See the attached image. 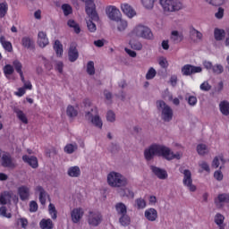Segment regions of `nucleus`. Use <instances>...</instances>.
Returning <instances> with one entry per match:
<instances>
[{
  "label": "nucleus",
  "mask_w": 229,
  "mask_h": 229,
  "mask_svg": "<svg viewBox=\"0 0 229 229\" xmlns=\"http://www.w3.org/2000/svg\"><path fill=\"white\" fill-rule=\"evenodd\" d=\"M67 174L71 176V178H79V176L81 175V170L80 166H72L68 169Z\"/></svg>",
  "instance_id": "cd10ccee"
},
{
  "label": "nucleus",
  "mask_w": 229,
  "mask_h": 229,
  "mask_svg": "<svg viewBox=\"0 0 229 229\" xmlns=\"http://www.w3.org/2000/svg\"><path fill=\"white\" fill-rule=\"evenodd\" d=\"M103 223V215L98 211H89L88 224L89 226H99Z\"/></svg>",
  "instance_id": "6e6552de"
},
{
  "label": "nucleus",
  "mask_w": 229,
  "mask_h": 229,
  "mask_svg": "<svg viewBox=\"0 0 229 229\" xmlns=\"http://www.w3.org/2000/svg\"><path fill=\"white\" fill-rule=\"evenodd\" d=\"M212 86L208 84V81H204L202 84H200V90H203V92H208V90H211Z\"/></svg>",
  "instance_id": "680f3d73"
},
{
  "label": "nucleus",
  "mask_w": 229,
  "mask_h": 229,
  "mask_svg": "<svg viewBox=\"0 0 229 229\" xmlns=\"http://www.w3.org/2000/svg\"><path fill=\"white\" fill-rule=\"evenodd\" d=\"M22 160L26 164H29L32 169H37V167H38V159L35 156L30 157L28 155H24L22 156Z\"/></svg>",
  "instance_id": "2eb2a0df"
},
{
  "label": "nucleus",
  "mask_w": 229,
  "mask_h": 229,
  "mask_svg": "<svg viewBox=\"0 0 229 229\" xmlns=\"http://www.w3.org/2000/svg\"><path fill=\"white\" fill-rule=\"evenodd\" d=\"M96 114H98V109L91 108L90 111L85 113V118L87 121H92V118L95 117L94 114L96 115Z\"/></svg>",
  "instance_id": "49530a36"
},
{
  "label": "nucleus",
  "mask_w": 229,
  "mask_h": 229,
  "mask_svg": "<svg viewBox=\"0 0 229 229\" xmlns=\"http://www.w3.org/2000/svg\"><path fill=\"white\" fill-rule=\"evenodd\" d=\"M219 203H229V193H221L217 196Z\"/></svg>",
  "instance_id": "c03bdc74"
},
{
  "label": "nucleus",
  "mask_w": 229,
  "mask_h": 229,
  "mask_svg": "<svg viewBox=\"0 0 229 229\" xmlns=\"http://www.w3.org/2000/svg\"><path fill=\"white\" fill-rule=\"evenodd\" d=\"M54 51H55V55L58 58L64 56V45H62V42L58 39L55 41Z\"/></svg>",
  "instance_id": "a878e982"
},
{
  "label": "nucleus",
  "mask_w": 229,
  "mask_h": 229,
  "mask_svg": "<svg viewBox=\"0 0 229 229\" xmlns=\"http://www.w3.org/2000/svg\"><path fill=\"white\" fill-rule=\"evenodd\" d=\"M182 76H192V74H198L203 72L201 66H195L192 64H184L181 69Z\"/></svg>",
  "instance_id": "9d476101"
},
{
  "label": "nucleus",
  "mask_w": 229,
  "mask_h": 229,
  "mask_svg": "<svg viewBox=\"0 0 229 229\" xmlns=\"http://www.w3.org/2000/svg\"><path fill=\"white\" fill-rule=\"evenodd\" d=\"M135 203L138 210L146 208V200H144V199H137Z\"/></svg>",
  "instance_id": "864d4df0"
},
{
  "label": "nucleus",
  "mask_w": 229,
  "mask_h": 229,
  "mask_svg": "<svg viewBox=\"0 0 229 229\" xmlns=\"http://www.w3.org/2000/svg\"><path fill=\"white\" fill-rule=\"evenodd\" d=\"M157 112L161 114V119L164 123H171L173 121V108L169 106L164 100H157L156 102Z\"/></svg>",
  "instance_id": "f03ea898"
},
{
  "label": "nucleus",
  "mask_w": 229,
  "mask_h": 229,
  "mask_svg": "<svg viewBox=\"0 0 229 229\" xmlns=\"http://www.w3.org/2000/svg\"><path fill=\"white\" fill-rule=\"evenodd\" d=\"M90 122L92 123V124H94V126H96V128H99V130L103 128V121L101 120V117H99L98 114H95V116L90 120Z\"/></svg>",
  "instance_id": "e433bc0d"
},
{
  "label": "nucleus",
  "mask_w": 229,
  "mask_h": 229,
  "mask_svg": "<svg viewBox=\"0 0 229 229\" xmlns=\"http://www.w3.org/2000/svg\"><path fill=\"white\" fill-rule=\"evenodd\" d=\"M13 113L16 114V117L21 121L23 124H28V117L26 116V114L18 107H14Z\"/></svg>",
  "instance_id": "5701e85b"
},
{
  "label": "nucleus",
  "mask_w": 229,
  "mask_h": 229,
  "mask_svg": "<svg viewBox=\"0 0 229 229\" xmlns=\"http://www.w3.org/2000/svg\"><path fill=\"white\" fill-rule=\"evenodd\" d=\"M206 3L211 4L212 6H221V4H225V0H205Z\"/></svg>",
  "instance_id": "4d7b16f0"
},
{
  "label": "nucleus",
  "mask_w": 229,
  "mask_h": 229,
  "mask_svg": "<svg viewBox=\"0 0 229 229\" xmlns=\"http://www.w3.org/2000/svg\"><path fill=\"white\" fill-rule=\"evenodd\" d=\"M83 208H75L71 212V217L72 221L74 224H78L79 221H81V218L83 217Z\"/></svg>",
  "instance_id": "ddd939ff"
},
{
  "label": "nucleus",
  "mask_w": 229,
  "mask_h": 229,
  "mask_svg": "<svg viewBox=\"0 0 229 229\" xmlns=\"http://www.w3.org/2000/svg\"><path fill=\"white\" fill-rule=\"evenodd\" d=\"M4 71V76H6V78H8V76H12V74H13V72H15V69L13 68V66L12 64H5L3 68Z\"/></svg>",
  "instance_id": "4c0bfd02"
},
{
  "label": "nucleus",
  "mask_w": 229,
  "mask_h": 229,
  "mask_svg": "<svg viewBox=\"0 0 229 229\" xmlns=\"http://www.w3.org/2000/svg\"><path fill=\"white\" fill-rule=\"evenodd\" d=\"M119 222L122 225V226H128L131 223L130 216L128 215H122L121 217L119 218Z\"/></svg>",
  "instance_id": "79ce46f5"
},
{
  "label": "nucleus",
  "mask_w": 229,
  "mask_h": 229,
  "mask_svg": "<svg viewBox=\"0 0 229 229\" xmlns=\"http://www.w3.org/2000/svg\"><path fill=\"white\" fill-rule=\"evenodd\" d=\"M197 103H198V98L194 96H190L188 98V104L190 105V106H196Z\"/></svg>",
  "instance_id": "0e129e2a"
},
{
  "label": "nucleus",
  "mask_w": 229,
  "mask_h": 229,
  "mask_svg": "<svg viewBox=\"0 0 229 229\" xmlns=\"http://www.w3.org/2000/svg\"><path fill=\"white\" fill-rule=\"evenodd\" d=\"M93 21L94 20L90 18V20L87 21L88 30L89 31H90V33H96V30H98V27L96 26V23H94Z\"/></svg>",
  "instance_id": "a18cd8bd"
},
{
  "label": "nucleus",
  "mask_w": 229,
  "mask_h": 229,
  "mask_svg": "<svg viewBox=\"0 0 229 229\" xmlns=\"http://www.w3.org/2000/svg\"><path fill=\"white\" fill-rule=\"evenodd\" d=\"M21 46L25 49H35V41L30 37L25 36L21 38Z\"/></svg>",
  "instance_id": "6ab92c4d"
},
{
  "label": "nucleus",
  "mask_w": 229,
  "mask_h": 229,
  "mask_svg": "<svg viewBox=\"0 0 229 229\" xmlns=\"http://www.w3.org/2000/svg\"><path fill=\"white\" fill-rule=\"evenodd\" d=\"M170 38L174 42V44H180V42L183 40V34L178 32V30H174L171 32Z\"/></svg>",
  "instance_id": "c85d7f7f"
},
{
  "label": "nucleus",
  "mask_w": 229,
  "mask_h": 229,
  "mask_svg": "<svg viewBox=\"0 0 229 229\" xmlns=\"http://www.w3.org/2000/svg\"><path fill=\"white\" fill-rule=\"evenodd\" d=\"M129 45L131 49H134L135 51H141L142 50V43L140 41L131 39L129 41Z\"/></svg>",
  "instance_id": "72a5a7b5"
},
{
  "label": "nucleus",
  "mask_w": 229,
  "mask_h": 229,
  "mask_svg": "<svg viewBox=\"0 0 229 229\" xmlns=\"http://www.w3.org/2000/svg\"><path fill=\"white\" fill-rule=\"evenodd\" d=\"M164 12H178L182 10V4L178 0H159Z\"/></svg>",
  "instance_id": "423d86ee"
},
{
  "label": "nucleus",
  "mask_w": 229,
  "mask_h": 229,
  "mask_svg": "<svg viewBox=\"0 0 229 229\" xmlns=\"http://www.w3.org/2000/svg\"><path fill=\"white\" fill-rule=\"evenodd\" d=\"M121 10L125 15H127V17H130V19L137 15V13L135 12V10H133V7H131V5L128 4H122Z\"/></svg>",
  "instance_id": "a211bd4d"
},
{
  "label": "nucleus",
  "mask_w": 229,
  "mask_h": 229,
  "mask_svg": "<svg viewBox=\"0 0 229 229\" xmlns=\"http://www.w3.org/2000/svg\"><path fill=\"white\" fill-rule=\"evenodd\" d=\"M12 198H13V191H4L0 195V205H8L12 203Z\"/></svg>",
  "instance_id": "f3484780"
},
{
  "label": "nucleus",
  "mask_w": 229,
  "mask_h": 229,
  "mask_svg": "<svg viewBox=\"0 0 229 229\" xmlns=\"http://www.w3.org/2000/svg\"><path fill=\"white\" fill-rule=\"evenodd\" d=\"M36 191L39 192V203H41V205H46V201L47 199V192L46 191V190H44V187L37 186Z\"/></svg>",
  "instance_id": "b1692460"
},
{
  "label": "nucleus",
  "mask_w": 229,
  "mask_h": 229,
  "mask_svg": "<svg viewBox=\"0 0 229 229\" xmlns=\"http://www.w3.org/2000/svg\"><path fill=\"white\" fill-rule=\"evenodd\" d=\"M179 171L183 174L182 183L184 187H187L190 192H196L197 187L192 184V174L191 170L180 168Z\"/></svg>",
  "instance_id": "0eeeda50"
},
{
  "label": "nucleus",
  "mask_w": 229,
  "mask_h": 229,
  "mask_svg": "<svg viewBox=\"0 0 229 229\" xmlns=\"http://www.w3.org/2000/svg\"><path fill=\"white\" fill-rule=\"evenodd\" d=\"M67 25L69 26V28L73 29L76 35H80V33H81V28H80V24H78L74 20H69L67 21Z\"/></svg>",
  "instance_id": "473e14b6"
},
{
  "label": "nucleus",
  "mask_w": 229,
  "mask_h": 229,
  "mask_svg": "<svg viewBox=\"0 0 229 229\" xmlns=\"http://www.w3.org/2000/svg\"><path fill=\"white\" fill-rule=\"evenodd\" d=\"M38 210V204L35 200L30 202V212H37Z\"/></svg>",
  "instance_id": "e2e57ef3"
},
{
  "label": "nucleus",
  "mask_w": 229,
  "mask_h": 229,
  "mask_svg": "<svg viewBox=\"0 0 229 229\" xmlns=\"http://www.w3.org/2000/svg\"><path fill=\"white\" fill-rule=\"evenodd\" d=\"M78 149V145L77 144H67L64 147V152L67 153L68 155H72L74 151Z\"/></svg>",
  "instance_id": "58836bf2"
},
{
  "label": "nucleus",
  "mask_w": 229,
  "mask_h": 229,
  "mask_svg": "<svg viewBox=\"0 0 229 229\" xmlns=\"http://www.w3.org/2000/svg\"><path fill=\"white\" fill-rule=\"evenodd\" d=\"M214 37L216 42H221V40H224L225 37H226V30L216 28L214 30Z\"/></svg>",
  "instance_id": "bb28decb"
},
{
  "label": "nucleus",
  "mask_w": 229,
  "mask_h": 229,
  "mask_svg": "<svg viewBox=\"0 0 229 229\" xmlns=\"http://www.w3.org/2000/svg\"><path fill=\"white\" fill-rule=\"evenodd\" d=\"M214 178L217 180V182H222L223 180V172L221 170L216 171L214 173Z\"/></svg>",
  "instance_id": "774afa93"
},
{
  "label": "nucleus",
  "mask_w": 229,
  "mask_h": 229,
  "mask_svg": "<svg viewBox=\"0 0 229 229\" xmlns=\"http://www.w3.org/2000/svg\"><path fill=\"white\" fill-rule=\"evenodd\" d=\"M136 37L140 38H144L145 40H153L155 37L153 36V31L148 26L138 25L132 31Z\"/></svg>",
  "instance_id": "20e7f679"
},
{
  "label": "nucleus",
  "mask_w": 229,
  "mask_h": 229,
  "mask_svg": "<svg viewBox=\"0 0 229 229\" xmlns=\"http://www.w3.org/2000/svg\"><path fill=\"white\" fill-rule=\"evenodd\" d=\"M150 171L153 173L154 176H157L159 180H167L169 176L167 170L157 165H150Z\"/></svg>",
  "instance_id": "9b49d317"
},
{
  "label": "nucleus",
  "mask_w": 229,
  "mask_h": 229,
  "mask_svg": "<svg viewBox=\"0 0 229 229\" xmlns=\"http://www.w3.org/2000/svg\"><path fill=\"white\" fill-rule=\"evenodd\" d=\"M18 194L21 201H27V199H30V189L26 185H22L18 188Z\"/></svg>",
  "instance_id": "dca6fc26"
},
{
  "label": "nucleus",
  "mask_w": 229,
  "mask_h": 229,
  "mask_svg": "<svg viewBox=\"0 0 229 229\" xmlns=\"http://www.w3.org/2000/svg\"><path fill=\"white\" fill-rule=\"evenodd\" d=\"M43 60H44V65L47 71H51L53 69V64L51 63V61L46 59V57H43Z\"/></svg>",
  "instance_id": "69168bd1"
},
{
  "label": "nucleus",
  "mask_w": 229,
  "mask_h": 229,
  "mask_svg": "<svg viewBox=\"0 0 229 229\" xmlns=\"http://www.w3.org/2000/svg\"><path fill=\"white\" fill-rule=\"evenodd\" d=\"M207 145L201 143V144H199L197 146V153H199V155H207Z\"/></svg>",
  "instance_id": "09e8293b"
},
{
  "label": "nucleus",
  "mask_w": 229,
  "mask_h": 229,
  "mask_svg": "<svg viewBox=\"0 0 229 229\" xmlns=\"http://www.w3.org/2000/svg\"><path fill=\"white\" fill-rule=\"evenodd\" d=\"M6 210H7L6 207L2 206L0 208V216H3V217H7V219H11L12 214L11 213L7 214Z\"/></svg>",
  "instance_id": "052dcab7"
},
{
  "label": "nucleus",
  "mask_w": 229,
  "mask_h": 229,
  "mask_svg": "<svg viewBox=\"0 0 229 229\" xmlns=\"http://www.w3.org/2000/svg\"><path fill=\"white\" fill-rule=\"evenodd\" d=\"M2 166L3 167H15V164L13 163V160L12 159V155L10 153L5 152L2 155Z\"/></svg>",
  "instance_id": "4468645a"
},
{
  "label": "nucleus",
  "mask_w": 229,
  "mask_h": 229,
  "mask_svg": "<svg viewBox=\"0 0 229 229\" xmlns=\"http://www.w3.org/2000/svg\"><path fill=\"white\" fill-rule=\"evenodd\" d=\"M48 210L52 219L55 220L56 217H58V211H56V208L54 206V204H49Z\"/></svg>",
  "instance_id": "ea45409f"
},
{
  "label": "nucleus",
  "mask_w": 229,
  "mask_h": 229,
  "mask_svg": "<svg viewBox=\"0 0 229 229\" xmlns=\"http://www.w3.org/2000/svg\"><path fill=\"white\" fill-rule=\"evenodd\" d=\"M115 210L117 214H119L120 216H125L126 214H128V209L126 208V205L123 202L116 203Z\"/></svg>",
  "instance_id": "2f4dec72"
},
{
  "label": "nucleus",
  "mask_w": 229,
  "mask_h": 229,
  "mask_svg": "<svg viewBox=\"0 0 229 229\" xmlns=\"http://www.w3.org/2000/svg\"><path fill=\"white\" fill-rule=\"evenodd\" d=\"M225 16V9L223 7H219L217 13H215V17L216 19H223Z\"/></svg>",
  "instance_id": "338daca9"
},
{
  "label": "nucleus",
  "mask_w": 229,
  "mask_h": 229,
  "mask_svg": "<svg viewBox=\"0 0 229 229\" xmlns=\"http://www.w3.org/2000/svg\"><path fill=\"white\" fill-rule=\"evenodd\" d=\"M39 227L41 229H53L55 228V224H53V220L51 219H45L43 218L40 222H39Z\"/></svg>",
  "instance_id": "7c9ffc66"
},
{
  "label": "nucleus",
  "mask_w": 229,
  "mask_h": 229,
  "mask_svg": "<svg viewBox=\"0 0 229 229\" xmlns=\"http://www.w3.org/2000/svg\"><path fill=\"white\" fill-rule=\"evenodd\" d=\"M219 110L223 115H229V102L228 100H223L219 104Z\"/></svg>",
  "instance_id": "c756f323"
},
{
  "label": "nucleus",
  "mask_w": 229,
  "mask_h": 229,
  "mask_svg": "<svg viewBox=\"0 0 229 229\" xmlns=\"http://www.w3.org/2000/svg\"><path fill=\"white\" fill-rule=\"evenodd\" d=\"M13 69H15L16 72H18V74H21L22 73V63H21V61L19 60H14L13 62Z\"/></svg>",
  "instance_id": "a19ab883"
},
{
  "label": "nucleus",
  "mask_w": 229,
  "mask_h": 229,
  "mask_svg": "<svg viewBox=\"0 0 229 229\" xmlns=\"http://www.w3.org/2000/svg\"><path fill=\"white\" fill-rule=\"evenodd\" d=\"M157 76V70L155 68L150 67L146 74V80H153Z\"/></svg>",
  "instance_id": "603ef678"
},
{
  "label": "nucleus",
  "mask_w": 229,
  "mask_h": 229,
  "mask_svg": "<svg viewBox=\"0 0 229 229\" xmlns=\"http://www.w3.org/2000/svg\"><path fill=\"white\" fill-rule=\"evenodd\" d=\"M66 115L71 119H73V117H78V110H76L72 106L69 105L66 108Z\"/></svg>",
  "instance_id": "f704fd0d"
},
{
  "label": "nucleus",
  "mask_w": 229,
  "mask_h": 229,
  "mask_svg": "<svg viewBox=\"0 0 229 229\" xmlns=\"http://www.w3.org/2000/svg\"><path fill=\"white\" fill-rule=\"evenodd\" d=\"M165 145L158 143H153L144 149L143 155L147 162H151L155 159V157L165 158Z\"/></svg>",
  "instance_id": "f257e3e1"
},
{
  "label": "nucleus",
  "mask_w": 229,
  "mask_h": 229,
  "mask_svg": "<svg viewBox=\"0 0 229 229\" xmlns=\"http://www.w3.org/2000/svg\"><path fill=\"white\" fill-rule=\"evenodd\" d=\"M2 46L5 51H8V53H12L13 51V47L10 41H5Z\"/></svg>",
  "instance_id": "bf43d9fd"
},
{
  "label": "nucleus",
  "mask_w": 229,
  "mask_h": 229,
  "mask_svg": "<svg viewBox=\"0 0 229 229\" xmlns=\"http://www.w3.org/2000/svg\"><path fill=\"white\" fill-rule=\"evenodd\" d=\"M107 183L110 187H126L128 179L117 172H111L107 174Z\"/></svg>",
  "instance_id": "7ed1b4c3"
},
{
  "label": "nucleus",
  "mask_w": 229,
  "mask_h": 229,
  "mask_svg": "<svg viewBox=\"0 0 229 229\" xmlns=\"http://www.w3.org/2000/svg\"><path fill=\"white\" fill-rule=\"evenodd\" d=\"M106 13L110 21H114L115 22H119V21H121V11L114 5L107 6L106 8Z\"/></svg>",
  "instance_id": "1a4fd4ad"
},
{
  "label": "nucleus",
  "mask_w": 229,
  "mask_h": 229,
  "mask_svg": "<svg viewBox=\"0 0 229 229\" xmlns=\"http://www.w3.org/2000/svg\"><path fill=\"white\" fill-rule=\"evenodd\" d=\"M6 13H8V3L2 2L0 3V19L6 17Z\"/></svg>",
  "instance_id": "c9c22d12"
},
{
  "label": "nucleus",
  "mask_w": 229,
  "mask_h": 229,
  "mask_svg": "<svg viewBox=\"0 0 229 229\" xmlns=\"http://www.w3.org/2000/svg\"><path fill=\"white\" fill-rule=\"evenodd\" d=\"M82 3H85V12L89 19H92L95 22L99 21V14L96 11V4L94 0H81Z\"/></svg>",
  "instance_id": "39448f33"
},
{
  "label": "nucleus",
  "mask_w": 229,
  "mask_h": 229,
  "mask_svg": "<svg viewBox=\"0 0 229 229\" xmlns=\"http://www.w3.org/2000/svg\"><path fill=\"white\" fill-rule=\"evenodd\" d=\"M62 9L65 16L71 15V13H72V7L69 4H64L62 5Z\"/></svg>",
  "instance_id": "8fccbe9b"
},
{
  "label": "nucleus",
  "mask_w": 229,
  "mask_h": 229,
  "mask_svg": "<svg viewBox=\"0 0 229 229\" xmlns=\"http://www.w3.org/2000/svg\"><path fill=\"white\" fill-rule=\"evenodd\" d=\"M106 121H108V123H115V113H114V111H107Z\"/></svg>",
  "instance_id": "6e6d98bb"
},
{
  "label": "nucleus",
  "mask_w": 229,
  "mask_h": 229,
  "mask_svg": "<svg viewBox=\"0 0 229 229\" xmlns=\"http://www.w3.org/2000/svg\"><path fill=\"white\" fill-rule=\"evenodd\" d=\"M158 64L162 69H167L169 67V63L165 57H161L158 61Z\"/></svg>",
  "instance_id": "13d9d810"
},
{
  "label": "nucleus",
  "mask_w": 229,
  "mask_h": 229,
  "mask_svg": "<svg viewBox=\"0 0 229 229\" xmlns=\"http://www.w3.org/2000/svg\"><path fill=\"white\" fill-rule=\"evenodd\" d=\"M78 44L71 43L68 50V59L69 62L74 63L78 58H80V53L78 52Z\"/></svg>",
  "instance_id": "f8f14e48"
},
{
  "label": "nucleus",
  "mask_w": 229,
  "mask_h": 229,
  "mask_svg": "<svg viewBox=\"0 0 229 229\" xmlns=\"http://www.w3.org/2000/svg\"><path fill=\"white\" fill-rule=\"evenodd\" d=\"M174 158H176L177 160H180L181 157H180V153H176L174 154V152H173L169 147H165V160H167L168 162H170V160H174Z\"/></svg>",
  "instance_id": "4be33fe9"
},
{
  "label": "nucleus",
  "mask_w": 229,
  "mask_h": 229,
  "mask_svg": "<svg viewBox=\"0 0 229 229\" xmlns=\"http://www.w3.org/2000/svg\"><path fill=\"white\" fill-rule=\"evenodd\" d=\"M119 194L122 198H128L129 199H133V198H135V193L130 188L121 189Z\"/></svg>",
  "instance_id": "393cba45"
},
{
  "label": "nucleus",
  "mask_w": 229,
  "mask_h": 229,
  "mask_svg": "<svg viewBox=\"0 0 229 229\" xmlns=\"http://www.w3.org/2000/svg\"><path fill=\"white\" fill-rule=\"evenodd\" d=\"M212 72H214V74H223L225 68L221 64H215L213 65Z\"/></svg>",
  "instance_id": "de8ad7c7"
},
{
  "label": "nucleus",
  "mask_w": 229,
  "mask_h": 229,
  "mask_svg": "<svg viewBox=\"0 0 229 229\" xmlns=\"http://www.w3.org/2000/svg\"><path fill=\"white\" fill-rule=\"evenodd\" d=\"M145 217L148 219V221H157V219H158V211L153 208H150L145 210Z\"/></svg>",
  "instance_id": "aec40b11"
},
{
  "label": "nucleus",
  "mask_w": 229,
  "mask_h": 229,
  "mask_svg": "<svg viewBox=\"0 0 229 229\" xmlns=\"http://www.w3.org/2000/svg\"><path fill=\"white\" fill-rule=\"evenodd\" d=\"M38 44L39 47H46L49 44V39L47 38V34L44 31H39L38 34Z\"/></svg>",
  "instance_id": "412c9836"
},
{
  "label": "nucleus",
  "mask_w": 229,
  "mask_h": 229,
  "mask_svg": "<svg viewBox=\"0 0 229 229\" xmlns=\"http://www.w3.org/2000/svg\"><path fill=\"white\" fill-rule=\"evenodd\" d=\"M215 223L218 226H221V225H223V223H225V216L223 215H221L220 213H217L215 216Z\"/></svg>",
  "instance_id": "5fc2aeb1"
},
{
  "label": "nucleus",
  "mask_w": 229,
  "mask_h": 229,
  "mask_svg": "<svg viewBox=\"0 0 229 229\" xmlns=\"http://www.w3.org/2000/svg\"><path fill=\"white\" fill-rule=\"evenodd\" d=\"M87 72L89 76H94V74H96V68L94 67V63L92 61H89L87 64Z\"/></svg>",
  "instance_id": "37998d69"
},
{
  "label": "nucleus",
  "mask_w": 229,
  "mask_h": 229,
  "mask_svg": "<svg viewBox=\"0 0 229 229\" xmlns=\"http://www.w3.org/2000/svg\"><path fill=\"white\" fill-rule=\"evenodd\" d=\"M118 22H119L118 26H117L118 31H124V30H126V28H128L127 21H123V20L120 19Z\"/></svg>",
  "instance_id": "3c124183"
}]
</instances>
